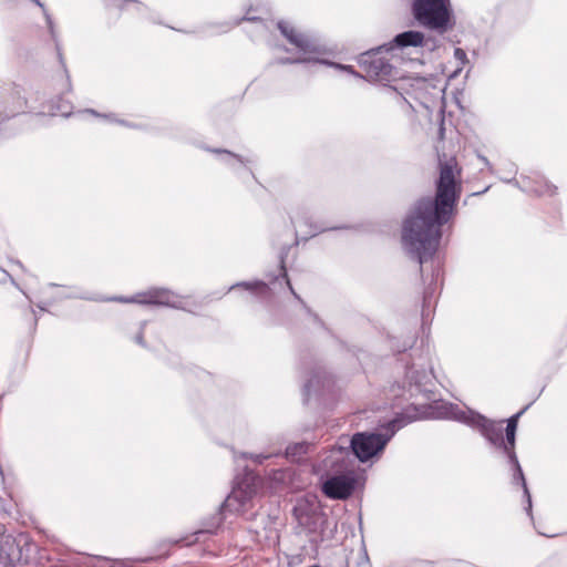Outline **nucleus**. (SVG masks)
Returning a JSON list of instances; mask_svg holds the SVG:
<instances>
[{
  "instance_id": "6e6552de",
  "label": "nucleus",
  "mask_w": 567,
  "mask_h": 567,
  "mask_svg": "<svg viewBox=\"0 0 567 567\" xmlns=\"http://www.w3.org/2000/svg\"><path fill=\"white\" fill-rule=\"evenodd\" d=\"M173 292L164 288H150L128 298H117L121 302L146 306H173Z\"/></svg>"
},
{
  "instance_id": "f8f14e48",
  "label": "nucleus",
  "mask_w": 567,
  "mask_h": 567,
  "mask_svg": "<svg viewBox=\"0 0 567 567\" xmlns=\"http://www.w3.org/2000/svg\"><path fill=\"white\" fill-rule=\"evenodd\" d=\"M394 42L399 47H420L424 42V34L420 31H405L395 37Z\"/></svg>"
},
{
  "instance_id": "4468645a",
  "label": "nucleus",
  "mask_w": 567,
  "mask_h": 567,
  "mask_svg": "<svg viewBox=\"0 0 567 567\" xmlns=\"http://www.w3.org/2000/svg\"><path fill=\"white\" fill-rule=\"evenodd\" d=\"M331 65H333L336 69L346 71L348 73L357 74V72L354 71L352 65H343V64H338V63H331Z\"/></svg>"
},
{
  "instance_id": "20e7f679",
  "label": "nucleus",
  "mask_w": 567,
  "mask_h": 567,
  "mask_svg": "<svg viewBox=\"0 0 567 567\" xmlns=\"http://www.w3.org/2000/svg\"><path fill=\"white\" fill-rule=\"evenodd\" d=\"M32 540L28 534L17 536L2 534L0 536V567H16L27 564L30 558Z\"/></svg>"
},
{
  "instance_id": "1a4fd4ad",
  "label": "nucleus",
  "mask_w": 567,
  "mask_h": 567,
  "mask_svg": "<svg viewBox=\"0 0 567 567\" xmlns=\"http://www.w3.org/2000/svg\"><path fill=\"white\" fill-rule=\"evenodd\" d=\"M281 34L302 54L319 53V49L315 41L306 33L299 31L287 21H279L277 24Z\"/></svg>"
},
{
  "instance_id": "39448f33",
  "label": "nucleus",
  "mask_w": 567,
  "mask_h": 567,
  "mask_svg": "<svg viewBox=\"0 0 567 567\" xmlns=\"http://www.w3.org/2000/svg\"><path fill=\"white\" fill-rule=\"evenodd\" d=\"M260 478L255 475H246L240 480L226 499V507L236 513H245L251 506L256 496Z\"/></svg>"
},
{
  "instance_id": "0eeeda50",
  "label": "nucleus",
  "mask_w": 567,
  "mask_h": 567,
  "mask_svg": "<svg viewBox=\"0 0 567 567\" xmlns=\"http://www.w3.org/2000/svg\"><path fill=\"white\" fill-rule=\"evenodd\" d=\"M355 483L351 473L333 475L322 483L321 491L330 499H347L352 495Z\"/></svg>"
},
{
  "instance_id": "423d86ee",
  "label": "nucleus",
  "mask_w": 567,
  "mask_h": 567,
  "mask_svg": "<svg viewBox=\"0 0 567 567\" xmlns=\"http://www.w3.org/2000/svg\"><path fill=\"white\" fill-rule=\"evenodd\" d=\"M389 440L390 436L384 434L361 432L352 436L350 445L353 454L361 462H365L382 451Z\"/></svg>"
},
{
  "instance_id": "2eb2a0df",
  "label": "nucleus",
  "mask_w": 567,
  "mask_h": 567,
  "mask_svg": "<svg viewBox=\"0 0 567 567\" xmlns=\"http://www.w3.org/2000/svg\"><path fill=\"white\" fill-rule=\"evenodd\" d=\"M454 54H455V58H456V59H458V60H461V61H464V60L466 59V53H465V51H464V50H462V49H460V48L455 49Z\"/></svg>"
},
{
  "instance_id": "ddd939ff",
  "label": "nucleus",
  "mask_w": 567,
  "mask_h": 567,
  "mask_svg": "<svg viewBox=\"0 0 567 567\" xmlns=\"http://www.w3.org/2000/svg\"><path fill=\"white\" fill-rule=\"evenodd\" d=\"M308 61H310L309 58L300 56V58H296V59H282V60H280V63H303V62H308Z\"/></svg>"
},
{
  "instance_id": "9b49d317",
  "label": "nucleus",
  "mask_w": 567,
  "mask_h": 567,
  "mask_svg": "<svg viewBox=\"0 0 567 567\" xmlns=\"http://www.w3.org/2000/svg\"><path fill=\"white\" fill-rule=\"evenodd\" d=\"M20 324L28 337L27 353H29L32 346L33 336L35 333L38 326L37 315L31 307L25 306L21 309Z\"/></svg>"
},
{
  "instance_id": "f257e3e1",
  "label": "nucleus",
  "mask_w": 567,
  "mask_h": 567,
  "mask_svg": "<svg viewBox=\"0 0 567 567\" xmlns=\"http://www.w3.org/2000/svg\"><path fill=\"white\" fill-rule=\"evenodd\" d=\"M462 192V168L456 158H440L434 197L416 200L402 225V244L420 265L436 252L442 227L455 217Z\"/></svg>"
},
{
  "instance_id": "f03ea898",
  "label": "nucleus",
  "mask_w": 567,
  "mask_h": 567,
  "mask_svg": "<svg viewBox=\"0 0 567 567\" xmlns=\"http://www.w3.org/2000/svg\"><path fill=\"white\" fill-rule=\"evenodd\" d=\"M524 411H519L507 420V425L505 427V436H504V427L503 421L495 422L486 419L482 415H476L472 417V425L477 429L483 436H485L492 444L495 446H502L504 451L507 453L509 458L516 464L517 471L522 477L523 473L518 465L514 447H515V435L518 425V420ZM524 488L526 489L525 481H523Z\"/></svg>"
},
{
  "instance_id": "7ed1b4c3",
  "label": "nucleus",
  "mask_w": 567,
  "mask_h": 567,
  "mask_svg": "<svg viewBox=\"0 0 567 567\" xmlns=\"http://www.w3.org/2000/svg\"><path fill=\"white\" fill-rule=\"evenodd\" d=\"M450 0H413L412 13L423 27L445 30L451 17Z\"/></svg>"
},
{
  "instance_id": "9d476101",
  "label": "nucleus",
  "mask_w": 567,
  "mask_h": 567,
  "mask_svg": "<svg viewBox=\"0 0 567 567\" xmlns=\"http://www.w3.org/2000/svg\"><path fill=\"white\" fill-rule=\"evenodd\" d=\"M520 184L525 192L536 196L551 197L557 194V186L551 184L544 175L537 172L522 176Z\"/></svg>"
}]
</instances>
